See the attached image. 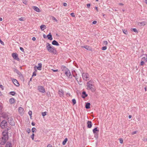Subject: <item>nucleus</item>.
I'll return each mask as SVG.
<instances>
[{
    "instance_id": "obj_1",
    "label": "nucleus",
    "mask_w": 147,
    "mask_h": 147,
    "mask_svg": "<svg viewBox=\"0 0 147 147\" xmlns=\"http://www.w3.org/2000/svg\"><path fill=\"white\" fill-rule=\"evenodd\" d=\"M3 136L0 138V144L1 145L5 144L7 141L8 136L7 133L5 131H3L2 133Z\"/></svg>"
},
{
    "instance_id": "obj_2",
    "label": "nucleus",
    "mask_w": 147,
    "mask_h": 147,
    "mask_svg": "<svg viewBox=\"0 0 147 147\" xmlns=\"http://www.w3.org/2000/svg\"><path fill=\"white\" fill-rule=\"evenodd\" d=\"M87 89L90 90L93 92H95V89L94 88V82L92 80H90L87 83Z\"/></svg>"
},
{
    "instance_id": "obj_3",
    "label": "nucleus",
    "mask_w": 147,
    "mask_h": 147,
    "mask_svg": "<svg viewBox=\"0 0 147 147\" xmlns=\"http://www.w3.org/2000/svg\"><path fill=\"white\" fill-rule=\"evenodd\" d=\"M46 48L49 52L56 54L57 51L55 48L49 43L46 44Z\"/></svg>"
},
{
    "instance_id": "obj_4",
    "label": "nucleus",
    "mask_w": 147,
    "mask_h": 147,
    "mask_svg": "<svg viewBox=\"0 0 147 147\" xmlns=\"http://www.w3.org/2000/svg\"><path fill=\"white\" fill-rule=\"evenodd\" d=\"M82 76L83 79L84 80L87 81V80H88L89 75L88 73H83L82 74Z\"/></svg>"
},
{
    "instance_id": "obj_5",
    "label": "nucleus",
    "mask_w": 147,
    "mask_h": 147,
    "mask_svg": "<svg viewBox=\"0 0 147 147\" xmlns=\"http://www.w3.org/2000/svg\"><path fill=\"white\" fill-rule=\"evenodd\" d=\"M0 126L1 128L3 129L6 128L7 127V123L6 121L5 120L1 122Z\"/></svg>"
},
{
    "instance_id": "obj_6",
    "label": "nucleus",
    "mask_w": 147,
    "mask_h": 147,
    "mask_svg": "<svg viewBox=\"0 0 147 147\" xmlns=\"http://www.w3.org/2000/svg\"><path fill=\"white\" fill-rule=\"evenodd\" d=\"M65 72V75L68 78H72V76L71 74L70 71L68 69H67L66 71Z\"/></svg>"
},
{
    "instance_id": "obj_7",
    "label": "nucleus",
    "mask_w": 147,
    "mask_h": 147,
    "mask_svg": "<svg viewBox=\"0 0 147 147\" xmlns=\"http://www.w3.org/2000/svg\"><path fill=\"white\" fill-rule=\"evenodd\" d=\"M13 71L16 73L17 74L19 75L20 77L21 78H23V76L21 73L17 69L14 68L13 69Z\"/></svg>"
},
{
    "instance_id": "obj_8",
    "label": "nucleus",
    "mask_w": 147,
    "mask_h": 147,
    "mask_svg": "<svg viewBox=\"0 0 147 147\" xmlns=\"http://www.w3.org/2000/svg\"><path fill=\"white\" fill-rule=\"evenodd\" d=\"M12 56L14 59L19 61L20 60L19 58L18 57V55L16 53H14L12 54Z\"/></svg>"
},
{
    "instance_id": "obj_9",
    "label": "nucleus",
    "mask_w": 147,
    "mask_h": 147,
    "mask_svg": "<svg viewBox=\"0 0 147 147\" xmlns=\"http://www.w3.org/2000/svg\"><path fill=\"white\" fill-rule=\"evenodd\" d=\"M38 89L40 92L42 93H44L45 92V89L43 87L41 86H38Z\"/></svg>"
},
{
    "instance_id": "obj_10",
    "label": "nucleus",
    "mask_w": 147,
    "mask_h": 147,
    "mask_svg": "<svg viewBox=\"0 0 147 147\" xmlns=\"http://www.w3.org/2000/svg\"><path fill=\"white\" fill-rule=\"evenodd\" d=\"M58 94L60 97L63 96L64 95V91L62 89L59 90L58 91Z\"/></svg>"
},
{
    "instance_id": "obj_11",
    "label": "nucleus",
    "mask_w": 147,
    "mask_h": 147,
    "mask_svg": "<svg viewBox=\"0 0 147 147\" xmlns=\"http://www.w3.org/2000/svg\"><path fill=\"white\" fill-rule=\"evenodd\" d=\"M12 80L13 83L16 86H19V84L17 80L13 79Z\"/></svg>"
},
{
    "instance_id": "obj_12",
    "label": "nucleus",
    "mask_w": 147,
    "mask_h": 147,
    "mask_svg": "<svg viewBox=\"0 0 147 147\" xmlns=\"http://www.w3.org/2000/svg\"><path fill=\"white\" fill-rule=\"evenodd\" d=\"M142 56V58L141 60L144 61H147V55H143Z\"/></svg>"
},
{
    "instance_id": "obj_13",
    "label": "nucleus",
    "mask_w": 147,
    "mask_h": 147,
    "mask_svg": "<svg viewBox=\"0 0 147 147\" xmlns=\"http://www.w3.org/2000/svg\"><path fill=\"white\" fill-rule=\"evenodd\" d=\"M146 22L145 21L139 22L138 23V25L140 26H143L145 25H146Z\"/></svg>"
},
{
    "instance_id": "obj_14",
    "label": "nucleus",
    "mask_w": 147,
    "mask_h": 147,
    "mask_svg": "<svg viewBox=\"0 0 147 147\" xmlns=\"http://www.w3.org/2000/svg\"><path fill=\"white\" fill-rule=\"evenodd\" d=\"M19 112L21 114H23L24 113V109L22 107H20L19 108Z\"/></svg>"
},
{
    "instance_id": "obj_15",
    "label": "nucleus",
    "mask_w": 147,
    "mask_h": 147,
    "mask_svg": "<svg viewBox=\"0 0 147 147\" xmlns=\"http://www.w3.org/2000/svg\"><path fill=\"white\" fill-rule=\"evenodd\" d=\"M87 127L88 128H90L92 126V123L91 121H88L87 123Z\"/></svg>"
},
{
    "instance_id": "obj_16",
    "label": "nucleus",
    "mask_w": 147,
    "mask_h": 147,
    "mask_svg": "<svg viewBox=\"0 0 147 147\" xmlns=\"http://www.w3.org/2000/svg\"><path fill=\"white\" fill-rule=\"evenodd\" d=\"M32 8L36 12H40L39 9L37 7L35 6H34L32 7Z\"/></svg>"
},
{
    "instance_id": "obj_17",
    "label": "nucleus",
    "mask_w": 147,
    "mask_h": 147,
    "mask_svg": "<svg viewBox=\"0 0 147 147\" xmlns=\"http://www.w3.org/2000/svg\"><path fill=\"white\" fill-rule=\"evenodd\" d=\"M47 37L50 40H52L53 39L52 35L51 33H49V34L47 35Z\"/></svg>"
},
{
    "instance_id": "obj_18",
    "label": "nucleus",
    "mask_w": 147,
    "mask_h": 147,
    "mask_svg": "<svg viewBox=\"0 0 147 147\" xmlns=\"http://www.w3.org/2000/svg\"><path fill=\"white\" fill-rule=\"evenodd\" d=\"M38 66L37 67V69L39 70H41L42 69V64L41 63H39L38 64Z\"/></svg>"
},
{
    "instance_id": "obj_19",
    "label": "nucleus",
    "mask_w": 147,
    "mask_h": 147,
    "mask_svg": "<svg viewBox=\"0 0 147 147\" xmlns=\"http://www.w3.org/2000/svg\"><path fill=\"white\" fill-rule=\"evenodd\" d=\"M15 102V100L13 98H11L9 100V102L11 104H13Z\"/></svg>"
},
{
    "instance_id": "obj_20",
    "label": "nucleus",
    "mask_w": 147,
    "mask_h": 147,
    "mask_svg": "<svg viewBox=\"0 0 147 147\" xmlns=\"http://www.w3.org/2000/svg\"><path fill=\"white\" fill-rule=\"evenodd\" d=\"M10 121H9V123H10V125L13 126L14 125V121H13V119L12 118L10 119Z\"/></svg>"
},
{
    "instance_id": "obj_21",
    "label": "nucleus",
    "mask_w": 147,
    "mask_h": 147,
    "mask_svg": "<svg viewBox=\"0 0 147 147\" xmlns=\"http://www.w3.org/2000/svg\"><path fill=\"white\" fill-rule=\"evenodd\" d=\"M52 44L53 45H56V46H59V44L55 40H54L52 42Z\"/></svg>"
},
{
    "instance_id": "obj_22",
    "label": "nucleus",
    "mask_w": 147,
    "mask_h": 147,
    "mask_svg": "<svg viewBox=\"0 0 147 147\" xmlns=\"http://www.w3.org/2000/svg\"><path fill=\"white\" fill-rule=\"evenodd\" d=\"M82 47L85 48V49L88 50H91V47L87 46H82Z\"/></svg>"
},
{
    "instance_id": "obj_23",
    "label": "nucleus",
    "mask_w": 147,
    "mask_h": 147,
    "mask_svg": "<svg viewBox=\"0 0 147 147\" xmlns=\"http://www.w3.org/2000/svg\"><path fill=\"white\" fill-rule=\"evenodd\" d=\"M61 68L62 70L63 71H66L67 69H68L64 65L62 66Z\"/></svg>"
},
{
    "instance_id": "obj_24",
    "label": "nucleus",
    "mask_w": 147,
    "mask_h": 147,
    "mask_svg": "<svg viewBox=\"0 0 147 147\" xmlns=\"http://www.w3.org/2000/svg\"><path fill=\"white\" fill-rule=\"evenodd\" d=\"M74 71H75V70H73L72 71V73L73 76L74 77H75V79L77 81H78V78L77 77V74L76 73V75H75L73 74V72Z\"/></svg>"
},
{
    "instance_id": "obj_25",
    "label": "nucleus",
    "mask_w": 147,
    "mask_h": 147,
    "mask_svg": "<svg viewBox=\"0 0 147 147\" xmlns=\"http://www.w3.org/2000/svg\"><path fill=\"white\" fill-rule=\"evenodd\" d=\"M5 147H12L11 143L9 142H7L6 144Z\"/></svg>"
},
{
    "instance_id": "obj_26",
    "label": "nucleus",
    "mask_w": 147,
    "mask_h": 147,
    "mask_svg": "<svg viewBox=\"0 0 147 147\" xmlns=\"http://www.w3.org/2000/svg\"><path fill=\"white\" fill-rule=\"evenodd\" d=\"M90 104L89 102H88L86 103L85 106V107L86 109H89L90 108Z\"/></svg>"
},
{
    "instance_id": "obj_27",
    "label": "nucleus",
    "mask_w": 147,
    "mask_h": 147,
    "mask_svg": "<svg viewBox=\"0 0 147 147\" xmlns=\"http://www.w3.org/2000/svg\"><path fill=\"white\" fill-rule=\"evenodd\" d=\"M40 28L42 30H43L45 29L46 28V26L45 25H41L40 26Z\"/></svg>"
},
{
    "instance_id": "obj_28",
    "label": "nucleus",
    "mask_w": 147,
    "mask_h": 147,
    "mask_svg": "<svg viewBox=\"0 0 147 147\" xmlns=\"http://www.w3.org/2000/svg\"><path fill=\"white\" fill-rule=\"evenodd\" d=\"M82 94L83 95H84V96H82V97L83 98H85L86 97H87L88 96V94H86V92L85 91H84L82 92Z\"/></svg>"
},
{
    "instance_id": "obj_29",
    "label": "nucleus",
    "mask_w": 147,
    "mask_h": 147,
    "mask_svg": "<svg viewBox=\"0 0 147 147\" xmlns=\"http://www.w3.org/2000/svg\"><path fill=\"white\" fill-rule=\"evenodd\" d=\"M67 141V138H65V139L64 140V141L63 142H62L63 145H65L66 144V143Z\"/></svg>"
},
{
    "instance_id": "obj_30",
    "label": "nucleus",
    "mask_w": 147,
    "mask_h": 147,
    "mask_svg": "<svg viewBox=\"0 0 147 147\" xmlns=\"http://www.w3.org/2000/svg\"><path fill=\"white\" fill-rule=\"evenodd\" d=\"M97 131L98 132L99 131V130H98L97 129V128L96 127L93 130V132L94 133H96V131Z\"/></svg>"
},
{
    "instance_id": "obj_31",
    "label": "nucleus",
    "mask_w": 147,
    "mask_h": 147,
    "mask_svg": "<svg viewBox=\"0 0 147 147\" xmlns=\"http://www.w3.org/2000/svg\"><path fill=\"white\" fill-rule=\"evenodd\" d=\"M32 132L34 133L36 132L37 131V129L35 127H33L32 129Z\"/></svg>"
},
{
    "instance_id": "obj_32",
    "label": "nucleus",
    "mask_w": 147,
    "mask_h": 147,
    "mask_svg": "<svg viewBox=\"0 0 147 147\" xmlns=\"http://www.w3.org/2000/svg\"><path fill=\"white\" fill-rule=\"evenodd\" d=\"M9 94L11 95L14 96L16 94V92L14 91H11L9 92Z\"/></svg>"
},
{
    "instance_id": "obj_33",
    "label": "nucleus",
    "mask_w": 147,
    "mask_h": 147,
    "mask_svg": "<svg viewBox=\"0 0 147 147\" xmlns=\"http://www.w3.org/2000/svg\"><path fill=\"white\" fill-rule=\"evenodd\" d=\"M122 31H123V33L124 34H127L128 32L127 31V30H126L122 29Z\"/></svg>"
},
{
    "instance_id": "obj_34",
    "label": "nucleus",
    "mask_w": 147,
    "mask_h": 147,
    "mask_svg": "<svg viewBox=\"0 0 147 147\" xmlns=\"http://www.w3.org/2000/svg\"><path fill=\"white\" fill-rule=\"evenodd\" d=\"M72 101L73 104V105H74L76 103V101L75 99H73L72 100Z\"/></svg>"
},
{
    "instance_id": "obj_35",
    "label": "nucleus",
    "mask_w": 147,
    "mask_h": 147,
    "mask_svg": "<svg viewBox=\"0 0 147 147\" xmlns=\"http://www.w3.org/2000/svg\"><path fill=\"white\" fill-rule=\"evenodd\" d=\"M23 3L25 4H26L27 3V1L26 0H21Z\"/></svg>"
},
{
    "instance_id": "obj_36",
    "label": "nucleus",
    "mask_w": 147,
    "mask_h": 147,
    "mask_svg": "<svg viewBox=\"0 0 147 147\" xmlns=\"http://www.w3.org/2000/svg\"><path fill=\"white\" fill-rule=\"evenodd\" d=\"M131 31H134L135 32H137V30L136 28H132L131 29Z\"/></svg>"
},
{
    "instance_id": "obj_37",
    "label": "nucleus",
    "mask_w": 147,
    "mask_h": 147,
    "mask_svg": "<svg viewBox=\"0 0 147 147\" xmlns=\"http://www.w3.org/2000/svg\"><path fill=\"white\" fill-rule=\"evenodd\" d=\"M28 113L30 116V118H31V117H32V112L31 111H29Z\"/></svg>"
},
{
    "instance_id": "obj_38",
    "label": "nucleus",
    "mask_w": 147,
    "mask_h": 147,
    "mask_svg": "<svg viewBox=\"0 0 147 147\" xmlns=\"http://www.w3.org/2000/svg\"><path fill=\"white\" fill-rule=\"evenodd\" d=\"M107 49V47L104 46V47H102V48L101 49L102 50H105Z\"/></svg>"
},
{
    "instance_id": "obj_39",
    "label": "nucleus",
    "mask_w": 147,
    "mask_h": 147,
    "mask_svg": "<svg viewBox=\"0 0 147 147\" xmlns=\"http://www.w3.org/2000/svg\"><path fill=\"white\" fill-rule=\"evenodd\" d=\"M144 64V61H142L141 60V61L140 63V65H141L142 66Z\"/></svg>"
},
{
    "instance_id": "obj_40",
    "label": "nucleus",
    "mask_w": 147,
    "mask_h": 147,
    "mask_svg": "<svg viewBox=\"0 0 147 147\" xmlns=\"http://www.w3.org/2000/svg\"><path fill=\"white\" fill-rule=\"evenodd\" d=\"M34 134H33L31 136V138L32 139V140H34Z\"/></svg>"
},
{
    "instance_id": "obj_41",
    "label": "nucleus",
    "mask_w": 147,
    "mask_h": 147,
    "mask_svg": "<svg viewBox=\"0 0 147 147\" xmlns=\"http://www.w3.org/2000/svg\"><path fill=\"white\" fill-rule=\"evenodd\" d=\"M46 112H45L42 113V115L43 116H45L46 115Z\"/></svg>"
},
{
    "instance_id": "obj_42",
    "label": "nucleus",
    "mask_w": 147,
    "mask_h": 147,
    "mask_svg": "<svg viewBox=\"0 0 147 147\" xmlns=\"http://www.w3.org/2000/svg\"><path fill=\"white\" fill-rule=\"evenodd\" d=\"M52 19L53 20H55L56 22H58V20L54 17L53 16L52 17Z\"/></svg>"
},
{
    "instance_id": "obj_43",
    "label": "nucleus",
    "mask_w": 147,
    "mask_h": 147,
    "mask_svg": "<svg viewBox=\"0 0 147 147\" xmlns=\"http://www.w3.org/2000/svg\"><path fill=\"white\" fill-rule=\"evenodd\" d=\"M108 44V42L107 41H104L103 42V44L104 45H107Z\"/></svg>"
},
{
    "instance_id": "obj_44",
    "label": "nucleus",
    "mask_w": 147,
    "mask_h": 147,
    "mask_svg": "<svg viewBox=\"0 0 147 147\" xmlns=\"http://www.w3.org/2000/svg\"><path fill=\"white\" fill-rule=\"evenodd\" d=\"M119 141H120V142L121 144H122L123 143V140L121 138H120L119 139Z\"/></svg>"
},
{
    "instance_id": "obj_45",
    "label": "nucleus",
    "mask_w": 147,
    "mask_h": 147,
    "mask_svg": "<svg viewBox=\"0 0 147 147\" xmlns=\"http://www.w3.org/2000/svg\"><path fill=\"white\" fill-rule=\"evenodd\" d=\"M0 43H1V44L3 45H4V42L3 41H2L1 39H0Z\"/></svg>"
},
{
    "instance_id": "obj_46",
    "label": "nucleus",
    "mask_w": 147,
    "mask_h": 147,
    "mask_svg": "<svg viewBox=\"0 0 147 147\" xmlns=\"http://www.w3.org/2000/svg\"><path fill=\"white\" fill-rule=\"evenodd\" d=\"M3 108L2 104L0 102V109H1V110Z\"/></svg>"
},
{
    "instance_id": "obj_47",
    "label": "nucleus",
    "mask_w": 147,
    "mask_h": 147,
    "mask_svg": "<svg viewBox=\"0 0 147 147\" xmlns=\"http://www.w3.org/2000/svg\"><path fill=\"white\" fill-rule=\"evenodd\" d=\"M71 15L73 17H74L75 16V14L73 13H71Z\"/></svg>"
},
{
    "instance_id": "obj_48",
    "label": "nucleus",
    "mask_w": 147,
    "mask_h": 147,
    "mask_svg": "<svg viewBox=\"0 0 147 147\" xmlns=\"http://www.w3.org/2000/svg\"><path fill=\"white\" fill-rule=\"evenodd\" d=\"M30 129L29 128H28L27 129V132L28 133H29L30 132Z\"/></svg>"
},
{
    "instance_id": "obj_49",
    "label": "nucleus",
    "mask_w": 147,
    "mask_h": 147,
    "mask_svg": "<svg viewBox=\"0 0 147 147\" xmlns=\"http://www.w3.org/2000/svg\"><path fill=\"white\" fill-rule=\"evenodd\" d=\"M24 18H20L19 19V20L20 21H23Z\"/></svg>"
},
{
    "instance_id": "obj_50",
    "label": "nucleus",
    "mask_w": 147,
    "mask_h": 147,
    "mask_svg": "<svg viewBox=\"0 0 147 147\" xmlns=\"http://www.w3.org/2000/svg\"><path fill=\"white\" fill-rule=\"evenodd\" d=\"M20 50L22 52L24 51V49L22 47H20Z\"/></svg>"
},
{
    "instance_id": "obj_51",
    "label": "nucleus",
    "mask_w": 147,
    "mask_h": 147,
    "mask_svg": "<svg viewBox=\"0 0 147 147\" xmlns=\"http://www.w3.org/2000/svg\"><path fill=\"white\" fill-rule=\"evenodd\" d=\"M137 131H134L132 132V135H134L137 133Z\"/></svg>"
},
{
    "instance_id": "obj_52",
    "label": "nucleus",
    "mask_w": 147,
    "mask_h": 147,
    "mask_svg": "<svg viewBox=\"0 0 147 147\" xmlns=\"http://www.w3.org/2000/svg\"><path fill=\"white\" fill-rule=\"evenodd\" d=\"M142 140L145 142L147 141V139L146 138H144L142 139Z\"/></svg>"
},
{
    "instance_id": "obj_53",
    "label": "nucleus",
    "mask_w": 147,
    "mask_h": 147,
    "mask_svg": "<svg viewBox=\"0 0 147 147\" xmlns=\"http://www.w3.org/2000/svg\"><path fill=\"white\" fill-rule=\"evenodd\" d=\"M52 70L53 71H54V72H56L58 71V69L54 70L52 69Z\"/></svg>"
},
{
    "instance_id": "obj_54",
    "label": "nucleus",
    "mask_w": 147,
    "mask_h": 147,
    "mask_svg": "<svg viewBox=\"0 0 147 147\" xmlns=\"http://www.w3.org/2000/svg\"><path fill=\"white\" fill-rule=\"evenodd\" d=\"M97 23V21H94L92 22V24H96Z\"/></svg>"
},
{
    "instance_id": "obj_55",
    "label": "nucleus",
    "mask_w": 147,
    "mask_h": 147,
    "mask_svg": "<svg viewBox=\"0 0 147 147\" xmlns=\"http://www.w3.org/2000/svg\"><path fill=\"white\" fill-rule=\"evenodd\" d=\"M36 75V74L35 72L33 73L32 76H35Z\"/></svg>"
},
{
    "instance_id": "obj_56",
    "label": "nucleus",
    "mask_w": 147,
    "mask_h": 147,
    "mask_svg": "<svg viewBox=\"0 0 147 147\" xmlns=\"http://www.w3.org/2000/svg\"><path fill=\"white\" fill-rule=\"evenodd\" d=\"M63 5L64 6H66L67 5V3H63Z\"/></svg>"
},
{
    "instance_id": "obj_57",
    "label": "nucleus",
    "mask_w": 147,
    "mask_h": 147,
    "mask_svg": "<svg viewBox=\"0 0 147 147\" xmlns=\"http://www.w3.org/2000/svg\"><path fill=\"white\" fill-rule=\"evenodd\" d=\"M87 6L88 7H89L90 6V4H88L87 5Z\"/></svg>"
},
{
    "instance_id": "obj_58",
    "label": "nucleus",
    "mask_w": 147,
    "mask_h": 147,
    "mask_svg": "<svg viewBox=\"0 0 147 147\" xmlns=\"http://www.w3.org/2000/svg\"><path fill=\"white\" fill-rule=\"evenodd\" d=\"M0 88H1L2 89V90H3V86L2 85H0Z\"/></svg>"
},
{
    "instance_id": "obj_59",
    "label": "nucleus",
    "mask_w": 147,
    "mask_h": 147,
    "mask_svg": "<svg viewBox=\"0 0 147 147\" xmlns=\"http://www.w3.org/2000/svg\"><path fill=\"white\" fill-rule=\"evenodd\" d=\"M47 147H52V145L50 144H48Z\"/></svg>"
},
{
    "instance_id": "obj_60",
    "label": "nucleus",
    "mask_w": 147,
    "mask_h": 147,
    "mask_svg": "<svg viewBox=\"0 0 147 147\" xmlns=\"http://www.w3.org/2000/svg\"><path fill=\"white\" fill-rule=\"evenodd\" d=\"M77 82H78V83L79 84H80V85H81V84H82V82H81L80 81V82H79V81H77Z\"/></svg>"
},
{
    "instance_id": "obj_61",
    "label": "nucleus",
    "mask_w": 147,
    "mask_h": 147,
    "mask_svg": "<svg viewBox=\"0 0 147 147\" xmlns=\"http://www.w3.org/2000/svg\"><path fill=\"white\" fill-rule=\"evenodd\" d=\"M36 38L35 37H33L32 38V40H33V41H34L36 40Z\"/></svg>"
},
{
    "instance_id": "obj_62",
    "label": "nucleus",
    "mask_w": 147,
    "mask_h": 147,
    "mask_svg": "<svg viewBox=\"0 0 147 147\" xmlns=\"http://www.w3.org/2000/svg\"><path fill=\"white\" fill-rule=\"evenodd\" d=\"M31 124H32V125L33 126H34V125H35V123L34 122H32V123Z\"/></svg>"
},
{
    "instance_id": "obj_63",
    "label": "nucleus",
    "mask_w": 147,
    "mask_h": 147,
    "mask_svg": "<svg viewBox=\"0 0 147 147\" xmlns=\"http://www.w3.org/2000/svg\"><path fill=\"white\" fill-rule=\"evenodd\" d=\"M119 5H121V6H122V5H123V4L122 3H119Z\"/></svg>"
},
{
    "instance_id": "obj_64",
    "label": "nucleus",
    "mask_w": 147,
    "mask_h": 147,
    "mask_svg": "<svg viewBox=\"0 0 147 147\" xmlns=\"http://www.w3.org/2000/svg\"><path fill=\"white\" fill-rule=\"evenodd\" d=\"M43 37L45 38H46V37H47V36H46V35H45L44 34L43 35Z\"/></svg>"
}]
</instances>
